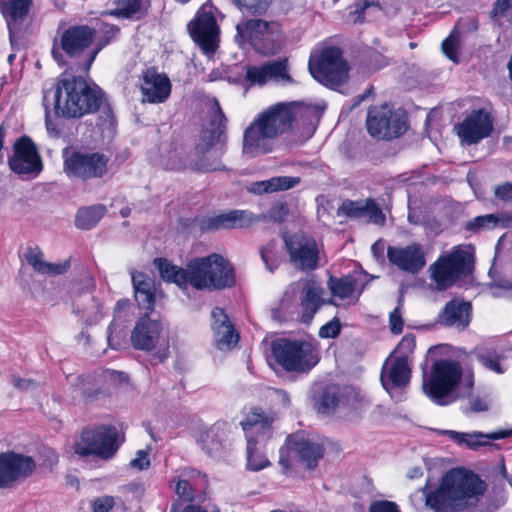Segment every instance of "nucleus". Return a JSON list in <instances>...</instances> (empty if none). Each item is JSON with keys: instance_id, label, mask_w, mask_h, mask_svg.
<instances>
[{"instance_id": "f257e3e1", "label": "nucleus", "mask_w": 512, "mask_h": 512, "mask_svg": "<svg viewBox=\"0 0 512 512\" xmlns=\"http://www.w3.org/2000/svg\"><path fill=\"white\" fill-rule=\"evenodd\" d=\"M153 265L166 283H173L181 290L189 287L196 291H222L236 285L233 264L218 253L195 257L185 267L173 264L164 257H156Z\"/></svg>"}, {"instance_id": "f3484780", "label": "nucleus", "mask_w": 512, "mask_h": 512, "mask_svg": "<svg viewBox=\"0 0 512 512\" xmlns=\"http://www.w3.org/2000/svg\"><path fill=\"white\" fill-rule=\"evenodd\" d=\"M96 36V29L87 24L71 25L61 33L58 47L54 44L52 56L58 59L61 56L58 49H61L67 57L79 58L91 47Z\"/></svg>"}, {"instance_id": "a211bd4d", "label": "nucleus", "mask_w": 512, "mask_h": 512, "mask_svg": "<svg viewBox=\"0 0 512 512\" xmlns=\"http://www.w3.org/2000/svg\"><path fill=\"white\" fill-rule=\"evenodd\" d=\"M8 166L18 175L38 176L43 170L42 158L33 140L23 135L16 139L13 154L8 158Z\"/></svg>"}, {"instance_id": "c85d7f7f", "label": "nucleus", "mask_w": 512, "mask_h": 512, "mask_svg": "<svg viewBox=\"0 0 512 512\" xmlns=\"http://www.w3.org/2000/svg\"><path fill=\"white\" fill-rule=\"evenodd\" d=\"M325 291L323 287L315 280H308L301 289L300 297V322L310 324L319 311L326 303L334 304L332 299H324Z\"/></svg>"}, {"instance_id": "6e6d98bb", "label": "nucleus", "mask_w": 512, "mask_h": 512, "mask_svg": "<svg viewBox=\"0 0 512 512\" xmlns=\"http://www.w3.org/2000/svg\"><path fill=\"white\" fill-rule=\"evenodd\" d=\"M389 327L394 335H399L403 332L404 320L399 306L395 307L389 315Z\"/></svg>"}, {"instance_id": "f704fd0d", "label": "nucleus", "mask_w": 512, "mask_h": 512, "mask_svg": "<svg viewBox=\"0 0 512 512\" xmlns=\"http://www.w3.org/2000/svg\"><path fill=\"white\" fill-rule=\"evenodd\" d=\"M300 177L294 176H276L267 180L256 181L250 184L248 191L261 195L264 193H273L277 191H285L294 188L300 183Z\"/></svg>"}, {"instance_id": "79ce46f5", "label": "nucleus", "mask_w": 512, "mask_h": 512, "mask_svg": "<svg viewBox=\"0 0 512 512\" xmlns=\"http://www.w3.org/2000/svg\"><path fill=\"white\" fill-rule=\"evenodd\" d=\"M215 340L217 347L223 349L225 347L230 348L235 345L239 340V334L235 330L231 322L227 324H218L214 326Z\"/></svg>"}, {"instance_id": "052dcab7", "label": "nucleus", "mask_w": 512, "mask_h": 512, "mask_svg": "<svg viewBox=\"0 0 512 512\" xmlns=\"http://www.w3.org/2000/svg\"><path fill=\"white\" fill-rule=\"evenodd\" d=\"M130 465L140 471L148 469L151 465L149 452L146 450L137 451L136 457L131 460Z\"/></svg>"}, {"instance_id": "0e129e2a", "label": "nucleus", "mask_w": 512, "mask_h": 512, "mask_svg": "<svg viewBox=\"0 0 512 512\" xmlns=\"http://www.w3.org/2000/svg\"><path fill=\"white\" fill-rule=\"evenodd\" d=\"M100 109H101V116H100V118L103 119L104 122H108V123L111 124L115 120L114 112H113L112 106L107 101L106 97H105V101L101 105Z\"/></svg>"}, {"instance_id": "c9c22d12", "label": "nucleus", "mask_w": 512, "mask_h": 512, "mask_svg": "<svg viewBox=\"0 0 512 512\" xmlns=\"http://www.w3.org/2000/svg\"><path fill=\"white\" fill-rule=\"evenodd\" d=\"M107 209L103 204L81 207L75 216V226L81 230L94 228L105 216Z\"/></svg>"}, {"instance_id": "09e8293b", "label": "nucleus", "mask_w": 512, "mask_h": 512, "mask_svg": "<svg viewBox=\"0 0 512 512\" xmlns=\"http://www.w3.org/2000/svg\"><path fill=\"white\" fill-rule=\"evenodd\" d=\"M416 348V337L413 333L405 334L398 345L396 346L393 353H397L396 357H405V360L409 362V356L413 354Z\"/></svg>"}, {"instance_id": "49530a36", "label": "nucleus", "mask_w": 512, "mask_h": 512, "mask_svg": "<svg viewBox=\"0 0 512 512\" xmlns=\"http://www.w3.org/2000/svg\"><path fill=\"white\" fill-rule=\"evenodd\" d=\"M339 402L338 393L332 388H325L317 402V410L323 414L334 412Z\"/></svg>"}, {"instance_id": "1a4fd4ad", "label": "nucleus", "mask_w": 512, "mask_h": 512, "mask_svg": "<svg viewBox=\"0 0 512 512\" xmlns=\"http://www.w3.org/2000/svg\"><path fill=\"white\" fill-rule=\"evenodd\" d=\"M273 422L274 417L260 407L252 408L241 422L247 438V467L252 471H260L270 465L266 456L258 451L257 444L271 437Z\"/></svg>"}, {"instance_id": "4468645a", "label": "nucleus", "mask_w": 512, "mask_h": 512, "mask_svg": "<svg viewBox=\"0 0 512 512\" xmlns=\"http://www.w3.org/2000/svg\"><path fill=\"white\" fill-rule=\"evenodd\" d=\"M289 263L295 269L309 273L320 267V248L316 239L303 231L281 234Z\"/></svg>"}, {"instance_id": "423d86ee", "label": "nucleus", "mask_w": 512, "mask_h": 512, "mask_svg": "<svg viewBox=\"0 0 512 512\" xmlns=\"http://www.w3.org/2000/svg\"><path fill=\"white\" fill-rule=\"evenodd\" d=\"M235 42L240 46L250 45L264 56L277 54L285 44L281 24L262 18H243L236 25Z\"/></svg>"}, {"instance_id": "a18cd8bd", "label": "nucleus", "mask_w": 512, "mask_h": 512, "mask_svg": "<svg viewBox=\"0 0 512 512\" xmlns=\"http://www.w3.org/2000/svg\"><path fill=\"white\" fill-rule=\"evenodd\" d=\"M375 7L382 10V6L378 1L374 0H357L349 10V18L353 24H363L365 22V13L371 8Z\"/></svg>"}, {"instance_id": "ddd939ff", "label": "nucleus", "mask_w": 512, "mask_h": 512, "mask_svg": "<svg viewBox=\"0 0 512 512\" xmlns=\"http://www.w3.org/2000/svg\"><path fill=\"white\" fill-rule=\"evenodd\" d=\"M474 257L459 246L446 255H441L431 266V278L443 289L451 287L458 280L472 274Z\"/></svg>"}, {"instance_id": "a878e982", "label": "nucleus", "mask_w": 512, "mask_h": 512, "mask_svg": "<svg viewBox=\"0 0 512 512\" xmlns=\"http://www.w3.org/2000/svg\"><path fill=\"white\" fill-rule=\"evenodd\" d=\"M338 216H344L349 219L367 218L368 222L384 225L385 215L373 198L366 200H350L342 201L337 209Z\"/></svg>"}, {"instance_id": "e2e57ef3", "label": "nucleus", "mask_w": 512, "mask_h": 512, "mask_svg": "<svg viewBox=\"0 0 512 512\" xmlns=\"http://www.w3.org/2000/svg\"><path fill=\"white\" fill-rule=\"evenodd\" d=\"M12 384L15 388H17L21 391H26L30 387L35 386L36 382L33 379H24L19 376H13Z\"/></svg>"}, {"instance_id": "20e7f679", "label": "nucleus", "mask_w": 512, "mask_h": 512, "mask_svg": "<svg viewBox=\"0 0 512 512\" xmlns=\"http://www.w3.org/2000/svg\"><path fill=\"white\" fill-rule=\"evenodd\" d=\"M484 489L478 475L462 468L451 469L437 489L426 493V505L434 512H466L469 499L483 494Z\"/></svg>"}, {"instance_id": "aec40b11", "label": "nucleus", "mask_w": 512, "mask_h": 512, "mask_svg": "<svg viewBox=\"0 0 512 512\" xmlns=\"http://www.w3.org/2000/svg\"><path fill=\"white\" fill-rule=\"evenodd\" d=\"M36 466L31 456L14 451L0 453V488L11 487L27 479L34 473Z\"/></svg>"}, {"instance_id": "69168bd1", "label": "nucleus", "mask_w": 512, "mask_h": 512, "mask_svg": "<svg viewBox=\"0 0 512 512\" xmlns=\"http://www.w3.org/2000/svg\"><path fill=\"white\" fill-rule=\"evenodd\" d=\"M472 363L473 362L467 360L466 361L467 365L462 364L463 375L465 377L466 386L469 388H472L474 385V371H473Z\"/></svg>"}, {"instance_id": "4be33fe9", "label": "nucleus", "mask_w": 512, "mask_h": 512, "mask_svg": "<svg viewBox=\"0 0 512 512\" xmlns=\"http://www.w3.org/2000/svg\"><path fill=\"white\" fill-rule=\"evenodd\" d=\"M412 370L405 357H395L392 354L385 360L380 372V382L383 389L392 394L393 390H404L411 381Z\"/></svg>"}, {"instance_id": "4c0bfd02", "label": "nucleus", "mask_w": 512, "mask_h": 512, "mask_svg": "<svg viewBox=\"0 0 512 512\" xmlns=\"http://www.w3.org/2000/svg\"><path fill=\"white\" fill-rule=\"evenodd\" d=\"M356 284V278L351 275L340 278L330 277L328 281L331 294L340 299H346L352 296L356 289Z\"/></svg>"}, {"instance_id": "7ed1b4c3", "label": "nucleus", "mask_w": 512, "mask_h": 512, "mask_svg": "<svg viewBox=\"0 0 512 512\" xmlns=\"http://www.w3.org/2000/svg\"><path fill=\"white\" fill-rule=\"evenodd\" d=\"M104 101V91L82 76L65 74L55 85L54 112L58 117L80 119L98 112Z\"/></svg>"}, {"instance_id": "864d4df0", "label": "nucleus", "mask_w": 512, "mask_h": 512, "mask_svg": "<svg viewBox=\"0 0 512 512\" xmlns=\"http://www.w3.org/2000/svg\"><path fill=\"white\" fill-rule=\"evenodd\" d=\"M341 322L337 317L320 327L318 335L321 338H336L341 332Z\"/></svg>"}, {"instance_id": "2f4dec72", "label": "nucleus", "mask_w": 512, "mask_h": 512, "mask_svg": "<svg viewBox=\"0 0 512 512\" xmlns=\"http://www.w3.org/2000/svg\"><path fill=\"white\" fill-rule=\"evenodd\" d=\"M132 284L138 306L144 309L145 313H151L156 301L154 280L143 272H134Z\"/></svg>"}, {"instance_id": "72a5a7b5", "label": "nucleus", "mask_w": 512, "mask_h": 512, "mask_svg": "<svg viewBox=\"0 0 512 512\" xmlns=\"http://www.w3.org/2000/svg\"><path fill=\"white\" fill-rule=\"evenodd\" d=\"M467 360L471 362L477 360L486 369L491 370L497 374H502L505 372V369L501 365V356L493 347L478 345L474 347L470 352L464 353V355L461 356V362L463 365H467Z\"/></svg>"}, {"instance_id": "338daca9", "label": "nucleus", "mask_w": 512, "mask_h": 512, "mask_svg": "<svg viewBox=\"0 0 512 512\" xmlns=\"http://www.w3.org/2000/svg\"><path fill=\"white\" fill-rule=\"evenodd\" d=\"M211 315H212V318L214 319L215 326H218V324H227L230 322L224 309H222L220 307H215L212 310Z\"/></svg>"}, {"instance_id": "603ef678", "label": "nucleus", "mask_w": 512, "mask_h": 512, "mask_svg": "<svg viewBox=\"0 0 512 512\" xmlns=\"http://www.w3.org/2000/svg\"><path fill=\"white\" fill-rule=\"evenodd\" d=\"M510 3H512V0H496L489 12L490 20L498 26H502V20L507 16Z\"/></svg>"}, {"instance_id": "bb28decb", "label": "nucleus", "mask_w": 512, "mask_h": 512, "mask_svg": "<svg viewBox=\"0 0 512 512\" xmlns=\"http://www.w3.org/2000/svg\"><path fill=\"white\" fill-rule=\"evenodd\" d=\"M149 314L144 313L131 332V343L136 350L152 351L162 332V323L151 319Z\"/></svg>"}, {"instance_id": "9d476101", "label": "nucleus", "mask_w": 512, "mask_h": 512, "mask_svg": "<svg viewBox=\"0 0 512 512\" xmlns=\"http://www.w3.org/2000/svg\"><path fill=\"white\" fill-rule=\"evenodd\" d=\"M326 448L323 443L313 441L304 432L288 434L279 449L278 464L282 473L288 475L293 468L292 454L307 470H315L324 458Z\"/></svg>"}, {"instance_id": "3c124183", "label": "nucleus", "mask_w": 512, "mask_h": 512, "mask_svg": "<svg viewBox=\"0 0 512 512\" xmlns=\"http://www.w3.org/2000/svg\"><path fill=\"white\" fill-rule=\"evenodd\" d=\"M455 29L446 37L441 44L445 56L453 62H458L459 39L454 35Z\"/></svg>"}, {"instance_id": "cd10ccee", "label": "nucleus", "mask_w": 512, "mask_h": 512, "mask_svg": "<svg viewBox=\"0 0 512 512\" xmlns=\"http://www.w3.org/2000/svg\"><path fill=\"white\" fill-rule=\"evenodd\" d=\"M171 82L167 75L158 73L156 67L143 71L141 92L149 103H163L171 94Z\"/></svg>"}, {"instance_id": "39448f33", "label": "nucleus", "mask_w": 512, "mask_h": 512, "mask_svg": "<svg viewBox=\"0 0 512 512\" xmlns=\"http://www.w3.org/2000/svg\"><path fill=\"white\" fill-rule=\"evenodd\" d=\"M291 109L279 103L259 115L244 131L243 153L256 155L268 153V141L288 131L294 121Z\"/></svg>"}, {"instance_id": "8fccbe9b", "label": "nucleus", "mask_w": 512, "mask_h": 512, "mask_svg": "<svg viewBox=\"0 0 512 512\" xmlns=\"http://www.w3.org/2000/svg\"><path fill=\"white\" fill-rule=\"evenodd\" d=\"M116 12L115 15L129 18L138 13L141 9L140 0H115Z\"/></svg>"}, {"instance_id": "774afa93", "label": "nucleus", "mask_w": 512, "mask_h": 512, "mask_svg": "<svg viewBox=\"0 0 512 512\" xmlns=\"http://www.w3.org/2000/svg\"><path fill=\"white\" fill-rule=\"evenodd\" d=\"M168 357H169V350H168V348H165V349L159 350L156 353L152 354L150 363L152 365H157V364L165 362Z\"/></svg>"}, {"instance_id": "4d7b16f0", "label": "nucleus", "mask_w": 512, "mask_h": 512, "mask_svg": "<svg viewBox=\"0 0 512 512\" xmlns=\"http://www.w3.org/2000/svg\"><path fill=\"white\" fill-rule=\"evenodd\" d=\"M114 505V498L109 495L98 497L91 503L93 512H109Z\"/></svg>"}, {"instance_id": "f03ea898", "label": "nucleus", "mask_w": 512, "mask_h": 512, "mask_svg": "<svg viewBox=\"0 0 512 512\" xmlns=\"http://www.w3.org/2000/svg\"><path fill=\"white\" fill-rule=\"evenodd\" d=\"M227 117L219 102L215 100L213 112L209 116L208 127L200 132L198 141L191 152L188 163L170 160L167 166L172 170L183 171L189 168L192 172L208 173L226 171L222 157L227 150Z\"/></svg>"}, {"instance_id": "bf43d9fd", "label": "nucleus", "mask_w": 512, "mask_h": 512, "mask_svg": "<svg viewBox=\"0 0 512 512\" xmlns=\"http://www.w3.org/2000/svg\"><path fill=\"white\" fill-rule=\"evenodd\" d=\"M369 512H401L399 506L389 500H376L369 506Z\"/></svg>"}, {"instance_id": "5701e85b", "label": "nucleus", "mask_w": 512, "mask_h": 512, "mask_svg": "<svg viewBox=\"0 0 512 512\" xmlns=\"http://www.w3.org/2000/svg\"><path fill=\"white\" fill-rule=\"evenodd\" d=\"M260 221V215H255L248 210H230L226 213L203 218L200 228L202 231L247 228Z\"/></svg>"}, {"instance_id": "b1692460", "label": "nucleus", "mask_w": 512, "mask_h": 512, "mask_svg": "<svg viewBox=\"0 0 512 512\" xmlns=\"http://www.w3.org/2000/svg\"><path fill=\"white\" fill-rule=\"evenodd\" d=\"M387 258L389 262L404 272L416 274L426 264L422 247L413 242L405 247L388 246Z\"/></svg>"}, {"instance_id": "ea45409f", "label": "nucleus", "mask_w": 512, "mask_h": 512, "mask_svg": "<svg viewBox=\"0 0 512 512\" xmlns=\"http://www.w3.org/2000/svg\"><path fill=\"white\" fill-rule=\"evenodd\" d=\"M502 217L497 214H486L472 218L464 224V230L470 233H479L483 230L494 229L501 226Z\"/></svg>"}, {"instance_id": "de8ad7c7", "label": "nucleus", "mask_w": 512, "mask_h": 512, "mask_svg": "<svg viewBox=\"0 0 512 512\" xmlns=\"http://www.w3.org/2000/svg\"><path fill=\"white\" fill-rule=\"evenodd\" d=\"M289 205L285 201L274 202L267 212V215L260 216L261 220L266 217L274 223H284L289 216Z\"/></svg>"}, {"instance_id": "13d9d810", "label": "nucleus", "mask_w": 512, "mask_h": 512, "mask_svg": "<svg viewBox=\"0 0 512 512\" xmlns=\"http://www.w3.org/2000/svg\"><path fill=\"white\" fill-rule=\"evenodd\" d=\"M108 396L109 394L105 390L99 387H95L94 385L86 386L82 391V398L85 401V403H92L94 401L99 400L102 397Z\"/></svg>"}, {"instance_id": "58836bf2", "label": "nucleus", "mask_w": 512, "mask_h": 512, "mask_svg": "<svg viewBox=\"0 0 512 512\" xmlns=\"http://www.w3.org/2000/svg\"><path fill=\"white\" fill-rule=\"evenodd\" d=\"M233 5L243 14L261 17L270 9L273 0H231Z\"/></svg>"}, {"instance_id": "473e14b6", "label": "nucleus", "mask_w": 512, "mask_h": 512, "mask_svg": "<svg viewBox=\"0 0 512 512\" xmlns=\"http://www.w3.org/2000/svg\"><path fill=\"white\" fill-rule=\"evenodd\" d=\"M24 258L36 272L43 275H61L70 268V259L56 264L44 261V254L38 246H28Z\"/></svg>"}, {"instance_id": "6ab92c4d", "label": "nucleus", "mask_w": 512, "mask_h": 512, "mask_svg": "<svg viewBox=\"0 0 512 512\" xmlns=\"http://www.w3.org/2000/svg\"><path fill=\"white\" fill-rule=\"evenodd\" d=\"M494 129V119L485 108L473 109L455 126L460 140L467 144H477L489 137Z\"/></svg>"}, {"instance_id": "412c9836", "label": "nucleus", "mask_w": 512, "mask_h": 512, "mask_svg": "<svg viewBox=\"0 0 512 512\" xmlns=\"http://www.w3.org/2000/svg\"><path fill=\"white\" fill-rule=\"evenodd\" d=\"M187 27L192 40L205 53H214L217 50L220 30L211 11L200 9Z\"/></svg>"}, {"instance_id": "6e6552de", "label": "nucleus", "mask_w": 512, "mask_h": 512, "mask_svg": "<svg viewBox=\"0 0 512 512\" xmlns=\"http://www.w3.org/2000/svg\"><path fill=\"white\" fill-rule=\"evenodd\" d=\"M118 438L119 432L114 425H89L82 428L72 448L81 458L93 456L101 460H110L120 448Z\"/></svg>"}, {"instance_id": "9b49d317", "label": "nucleus", "mask_w": 512, "mask_h": 512, "mask_svg": "<svg viewBox=\"0 0 512 512\" xmlns=\"http://www.w3.org/2000/svg\"><path fill=\"white\" fill-rule=\"evenodd\" d=\"M308 68L316 81L332 90H337L349 79V64L337 46L325 47L318 56H311Z\"/></svg>"}, {"instance_id": "e433bc0d", "label": "nucleus", "mask_w": 512, "mask_h": 512, "mask_svg": "<svg viewBox=\"0 0 512 512\" xmlns=\"http://www.w3.org/2000/svg\"><path fill=\"white\" fill-rule=\"evenodd\" d=\"M120 29L117 25L105 23L101 30V36L97 39L93 49L90 51L87 59L85 60L83 69L88 72L94 63L97 55L102 49L109 45L117 36Z\"/></svg>"}, {"instance_id": "37998d69", "label": "nucleus", "mask_w": 512, "mask_h": 512, "mask_svg": "<svg viewBox=\"0 0 512 512\" xmlns=\"http://www.w3.org/2000/svg\"><path fill=\"white\" fill-rule=\"evenodd\" d=\"M259 253L267 270L273 273L278 269L281 259L277 250V242L275 240H271L263 245L260 248Z\"/></svg>"}, {"instance_id": "5fc2aeb1", "label": "nucleus", "mask_w": 512, "mask_h": 512, "mask_svg": "<svg viewBox=\"0 0 512 512\" xmlns=\"http://www.w3.org/2000/svg\"><path fill=\"white\" fill-rule=\"evenodd\" d=\"M175 492L184 502H193L195 499L194 488L186 479H179L177 481Z\"/></svg>"}, {"instance_id": "7c9ffc66", "label": "nucleus", "mask_w": 512, "mask_h": 512, "mask_svg": "<svg viewBox=\"0 0 512 512\" xmlns=\"http://www.w3.org/2000/svg\"><path fill=\"white\" fill-rule=\"evenodd\" d=\"M33 5L32 0H2L0 1V12L6 21L9 33L11 34L26 20Z\"/></svg>"}, {"instance_id": "c756f323", "label": "nucleus", "mask_w": 512, "mask_h": 512, "mask_svg": "<svg viewBox=\"0 0 512 512\" xmlns=\"http://www.w3.org/2000/svg\"><path fill=\"white\" fill-rule=\"evenodd\" d=\"M471 311V303L452 299L445 304L439 314V322L447 327L456 326L465 329L470 323Z\"/></svg>"}, {"instance_id": "dca6fc26", "label": "nucleus", "mask_w": 512, "mask_h": 512, "mask_svg": "<svg viewBox=\"0 0 512 512\" xmlns=\"http://www.w3.org/2000/svg\"><path fill=\"white\" fill-rule=\"evenodd\" d=\"M366 127L368 134L378 140L398 138L407 130L403 116L387 103L368 109Z\"/></svg>"}, {"instance_id": "0eeeda50", "label": "nucleus", "mask_w": 512, "mask_h": 512, "mask_svg": "<svg viewBox=\"0 0 512 512\" xmlns=\"http://www.w3.org/2000/svg\"><path fill=\"white\" fill-rule=\"evenodd\" d=\"M275 362L285 372L308 373L319 362L318 345L310 340L277 338L271 343Z\"/></svg>"}, {"instance_id": "680f3d73", "label": "nucleus", "mask_w": 512, "mask_h": 512, "mask_svg": "<svg viewBox=\"0 0 512 512\" xmlns=\"http://www.w3.org/2000/svg\"><path fill=\"white\" fill-rule=\"evenodd\" d=\"M494 195L503 202H512V183L504 182L497 185L494 189Z\"/></svg>"}, {"instance_id": "393cba45", "label": "nucleus", "mask_w": 512, "mask_h": 512, "mask_svg": "<svg viewBox=\"0 0 512 512\" xmlns=\"http://www.w3.org/2000/svg\"><path fill=\"white\" fill-rule=\"evenodd\" d=\"M271 79L292 81L288 72V59L268 61L261 65H248L245 80L249 86H263Z\"/></svg>"}, {"instance_id": "a19ab883", "label": "nucleus", "mask_w": 512, "mask_h": 512, "mask_svg": "<svg viewBox=\"0 0 512 512\" xmlns=\"http://www.w3.org/2000/svg\"><path fill=\"white\" fill-rule=\"evenodd\" d=\"M512 436V429H501L492 432L489 435L482 433H467L465 437L464 445L471 449H476L480 446L487 444V440H499L505 439Z\"/></svg>"}, {"instance_id": "2eb2a0df", "label": "nucleus", "mask_w": 512, "mask_h": 512, "mask_svg": "<svg viewBox=\"0 0 512 512\" xmlns=\"http://www.w3.org/2000/svg\"><path fill=\"white\" fill-rule=\"evenodd\" d=\"M110 158L102 152L73 150L63 154V171L70 179H102L109 172Z\"/></svg>"}, {"instance_id": "f8f14e48", "label": "nucleus", "mask_w": 512, "mask_h": 512, "mask_svg": "<svg viewBox=\"0 0 512 512\" xmlns=\"http://www.w3.org/2000/svg\"><path fill=\"white\" fill-rule=\"evenodd\" d=\"M463 376L461 359L459 361L440 359L432 364L423 390L436 404L446 405L445 400L458 387Z\"/></svg>"}, {"instance_id": "c03bdc74", "label": "nucleus", "mask_w": 512, "mask_h": 512, "mask_svg": "<svg viewBox=\"0 0 512 512\" xmlns=\"http://www.w3.org/2000/svg\"><path fill=\"white\" fill-rule=\"evenodd\" d=\"M200 444L209 455L218 453L222 449L221 432L218 428H210L201 434Z\"/></svg>"}]
</instances>
